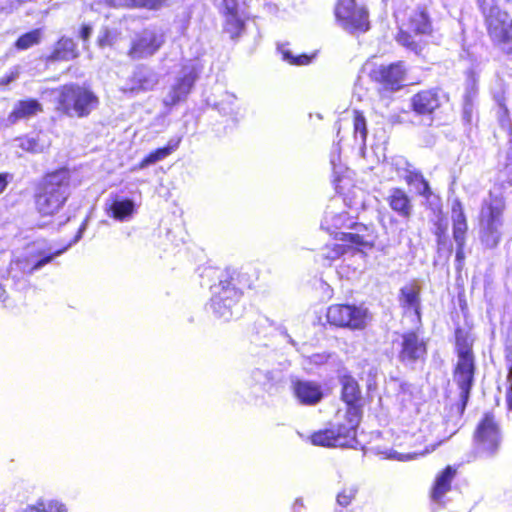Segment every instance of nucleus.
<instances>
[{
	"mask_svg": "<svg viewBox=\"0 0 512 512\" xmlns=\"http://www.w3.org/2000/svg\"><path fill=\"white\" fill-rule=\"evenodd\" d=\"M135 204L131 199H115L105 209L106 214L117 220L125 221L135 213Z\"/></svg>",
	"mask_w": 512,
	"mask_h": 512,
	"instance_id": "29",
	"label": "nucleus"
},
{
	"mask_svg": "<svg viewBox=\"0 0 512 512\" xmlns=\"http://www.w3.org/2000/svg\"><path fill=\"white\" fill-rule=\"evenodd\" d=\"M158 83L156 75L148 71L144 66H138L129 77L130 90L132 92H144L152 90Z\"/></svg>",
	"mask_w": 512,
	"mask_h": 512,
	"instance_id": "26",
	"label": "nucleus"
},
{
	"mask_svg": "<svg viewBox=\"0 0 512 512\" xmlns=\"http://www.w3.org/2000/svg\"><path fill=\"white\" fill-rule=\"evenodd\" d=\"M390 209L404 219H410L413 214L412 199L401 187H394L386 198Z\"/></svg>",
	"mask_w": 512,
	"mask_h": 512,
	"instance_id": "23",
	"label": "nucleus"
},
{
	"mask_svg": "<svg viewBox=\"0 0 512 512\" xmlns=\"http://www.w3.org/2000/svg\"><path fill=\"white\" fill-rule=\"evenodd\" d=\"M164 42L163 34L144 28L130 41L126 54L131 60L146 59L156 54Z\"/></svg>",
	"mask_w": 512,
	"mask_h": 512,
	"instance_id": "14",
	"label": "nucleus"
},
{
	"mask_svg": "<svg viewBox=\"0 0 512 512\" xmlns=\"http://www.w3.org/2000/svg\"><path fill=\"white\" fill-rule=\"evenodd\" d=\"M55 91L54 109L60 116L87 118L100 104L97 94L87 85L71 82Z\"/></svg>",
	"mask_w": 512,
	"mask_h": 512,
	"instance_id": "3",
	"label": "nucleus"
},
{
	"mask_svg": "<svg viewBox=\"0 0 512 512\" xmlns=\"http://www.w3.org/2000/svg\"><path fill=\"white\" fill-rule=\"evenodd\" d=\"M505 210L506 200L502 194L489 191L488 196L481 202L477 216L479 238L489 249L497 247L501 241Z\"/></svg>",
	"mask_w": 512,
	"mask_h": 512,
	"instance_id": "5",
	"label": "nucleus"
},
{
	"mask_svg": "<svg viewBox=\"0 0 512 512\" xmlns=\"http://www.w3.org/2000/svg\"><path fill=\"white\" fill-rule=\"evenodd\" d=\"M92 27L89 24H82L79 30V37L84 41L87 42L91 35H92Z\"/></svg>",
	"mask_w": 512,
	"mask_h": 512,
	"instance_id": "42",
	"label": "nucleus"
},
{
	"mask_svg": "<svg viewBox=\"0 0 512 512\" xmlns=\"http://www.w3.org/2000/svg\"><path fill=\"white\" fill-rule=\"evenodd\" d=\"M335 22L350 34H364L371 29L370 12L357 0H335Z\"/></svg>",
	"mask_w": 512,
	"mask_h": 512,
	"instance_id": "9",
	"label": "nucleus"
},
{
	"mask_svg": "<svg viewBox=\"0 0 512 512\" xmlns=\"http://www.w3.org/2000/svg\"><path fill=\"white\" fill-rule=\"evenodd\" d=\"M358 494V487L355 485L344 486L336 495V502L341 509L347 508L353 503Z\"/></svg>",
	"mask_w": 512,
	"mask_h": 512,
	"instance_id": "36",
	"label": "nucleus"
},
{
	"mask_svg": "<svg viewBox=\"0 0 512 512\" xmlns=\"http://www.w3.org/2000/svg\"><path fill=\"white\" fill-rule=\"evenodd\" d=\"M369 77L380 87L381 91L393 93L405 86L407 69L404 61H395L375 67L370 71Z\"/></svg>",
	"mask_w": 512,
	"mask_h": 512,
	"instance_id": "13",
	"label": "nucleus"
},
{
	"mask_svg": "<svg viewBox=\"0 0 512 512\" xmlns=\"http://www.w3.org/2000/svg\"><path fill=\"white\" fill-rule=\"evenodd\" d=\"M240 275L235 271H224L219 277L218 291L211 298L213 313L220 319L229 321L242 297V291L238 288Z\"/></svg>",
	"mask_w": 512,
	"mask_h": 512,
	"instance_id": "8",
	"label": "nucleus"
},
{
	"mask_svg": "<svg viewBox=\"0 0 512 512\" xmlns=\"http://www.w3.org/2000/svg\"><path fill=\"white\" fill-rule=\"evenodd\" d=\"M454 338L457 361L453 367V378L460 390V412L463 413L474 385L476 373V361L473 351L474 339L462 327L455 328Z\"/></svg>",
	"mask_w": 512,
	"mask_h": 512,
	"instance_id": "2",
	"label": "nucleus"
},
{
	"mask_svg": "<svg viewBox=\"0 0 512 512\" xmlns=\"http://www.w3.org/2000/svg\"><path fill=\"white\" fill-rule=\"evenodd\" d=\"M452 233L456 243L457 267L461 268L465 259L464 248L468 232V222L462 202L454 199L451 204Z\"/></svg>",
	"mask_w": 512,
	"mask_h": 512,
	"instance_id": "18",
	"label": "nucleus"
},
{
	"mask_svg": "<svg viewBox=\"0 0 512 512\" xmlns=\"http://www.w3.org/2000/svg\"><path fill=\"white\" fill-rule=\"evenodd\" d=\"M323 249L325 250L324 258L329 261L339 259L345 254L353 251L350 243L348 242L326 244Z\"/></svg>",
	"mask_w": 512,
	"mask_h": 512,
	"instance_id": "35",
	"label": "nucleus"
},
{
	"mask_svg": "<svg viewBox=\"0 0 512 512\" xmlns=\"http://www.w3.org/2000/svg\"><path fill=\"white\" fill-rule=\"evenodd\" d=\"M80 56L77 43L69 36H61L54 43L49 54L44 56L46 66L76 60Z\"/></svg>",
	"mask_w": 512,
	"mask_h": 512,
	"instance_id": "19",
	"label": "nucleus"
},
{
	"mask_svg": "<svg viewBox=\"0 0 512 512\" xmlns=\"http://www.w3.org/2000/svg\"><path fill=\"white\" fill-rule=\"evenodd\" d=\"M443 441H438V442H435L433 444H430L428 445L422 452H420L419 454L420 455H426V454H429L433 451H435L441 444H442Z\"/></svg>",
	"mask_w": 512,
	"mask_h": 512,
	"instance_id": "47",
	"label": "nucleus"
},
{
	"mask_svg": "<svg viewBox=\"0 0 512 512\" xmlns=\"http://www.w3.org/2000/svg\"><path fill=\"white\" fill-rule=\"evenodd\" d=\"M432 19L424 6L416 7L407 17V20L398 27L395 41L405 50L417 56L423 55L427 47L425 36H432Z\"/></svg>",
	"mask_w": 512,
	"mask_h": 512,
	"instance_id": "6",
	"label": "nucleus"
},
{
	"mask_svg": "<svg viewBox=\"0 0 512 512\" xmlns=\"http://www.w3.org/2000/svg\"><path fill=\"white\" fill-rule=\"evenodd\" d=\"M41 112H43V106L37 99H22L16 102L8 114L7 120L10 124H15L22 119H28Z\"/></svg>",
	"mask_w": 512,
	"mask_h": 512,
	"instance_id": "25",
	"label": "nucleus"
},
{
	"mask_svg": "<svg viewBox=\"0 0 512 512\" xmlns=\"http://www.w3.org/2000/svg\"><path fill=\"white\" fill-rule=\"evenodd\" d=\"M505 360H506V365H507V369H508V374H507L508 387H507V391H506L505 400H506V406H507L508 411L512 412V351H509L506 354Z\"/></svg>",
	"mask_w": 512,
	"mask_h": 512,
	"instance_id": "40",
	"label": "nucleus"
},
{
	"mask_svg": "<svg viewBox=\"0 0 512 512\" xmlns=\"http://www.w3.org/2000/svg\"><path fill=\"white\" fill-rule=\"evenodd\" d=\"M367 309L353 304H332L327 308V322L336 328L363 330L367 326Z\"/></svg>",
	"mask_w": 512,
	"mask_h": 512,
	"instance_id": "12",
	"label": "nucleus"
},
{
	"mask_svg": "<svg viewBox=\"0 0 512 512\" xmlns=\"http://www.w3.org/2000/svg\"><path fill=\"white\" fill-rule=\"evenodd\" d=\"M457 472V466L447 465L435 475L434 481L429 490V497L432 502L437 504L444 503V497L451 491L452 482L455 479Z\"/></svg>",
	"mask_w": 512,
	"mask_h": 512,
	"instance_id": "21",
	"label": "nucleus"
},
{
	"mask_svg": "<svg viewBox=\"0 0 512 512\" xmlns=\"http://www.w3.org/2000/svg\"><path fill=\"white\" fill-rule=\"evenodd\" d=\"M351 232H342L337 236L341 242L350 243L354 252L371 250L376 246L378 231L374 224H363L355 222L350 225Z\"/></svg>",
	"mask_w": 512,
	"mask_h": 512,
	"instance_id": "15",
	"label": "nucleus"
},
{
	"mask_svg": "<svg viewBox=\"0 0 512 512\" xmlns=\"http://www.w3.org/2000/svg\"><path fill=\"white\" fill-rule=\"evenodd\" d=\"M198 77L199 72L196 67L192 66L183 68L181 76H179L175 83L170 87L166 98L163 100V105L166 108H172L181 102H184L192 92Z\"/></svg>",
	"mask_w": 512,
	"mask_h": 512,
	"instance_id": "17",
	"label": "nucleus"
},
{
	"mask_svg": "<svg viewBox=\"0 0 512 512\" xmlns=\"http://www.w3.org/2000/svg\"><path fill=\"white\" fill-rule=\"evenodd\" d=\"M512 0H505L506 3H510Z\"/></svg>",
	"mask_w": 512,
	"mask_h": 512,
	"instance_id": "51",
	"label": "nucleus"
},
{
	"mask_svg": "<svg viewBox=\"0 0 512 512\" xmlns=\"http://www.w3.org/2000/svg\"><path fill=\"white\" fill-rule=\"evenodd\" d=\"M43 32L41 28L32 29L21 34L14 42V48L18 51H24L41 43Z\"/></svg>",
	"mask_w": 512,
	"mask_h": 512,
	"instance_id": "31",
	"label": "nucleus"
},
{
	"mask_svg": "<svg viewBox=\"0 0 512 512\" xmlns=\"http://www.w3.org/2000/svg\"><path fill=\"white\" fill-rule=\"evenodd\" d=\"M353 132L355 137L359 134L362 142L366 141L368 136L367 121L364 113L360 110L353 111Z\"/></svg>",
	"mask_w": 512,
	"mask_h": 512,
	"instance_id": "37",
	"label": "nucleus"
},
{
	"mask_svg": "<svg viewBox=\"0 0 512 512\" xmlns=\"http://www.w3.org/2000/svg\"><path fill=\"white\" fill-rule=\"evenodd\" d=\"M477 3L491 45L504 59L512 60V16L497 4Z\"/></svg>",
	"mask_w": 512,
	"mask_h": 512,
	"instance_id": "4",
	"label": "nucleus"
},
{
	"mask_svg": "<svg viewBox=\"0 0 512 512\" xmlns=\"http://www.w3.org/2000/svg\"><path fill=\"white\" fill-rule=\"evenodd\" d=\"M334 512H370V510L367 507L361 506L351 509L350 511H347L346 509H336Z\"/></svg>",
	"mask_w": 512,
	"mask_h": 512,
	"instance_id": "49",
	"label": "nucleus"
},
{
	"mask_svg": "<svg viewBox=\"0 0 512 512\" xmlns=\"http://www.w3.org/2000/svg\"><path fill=\"white\" fill-rule=\"evenodd\" d=\"M7 299V292L4 286L0 283V301H5Z\"/></svg>",
	"mask_w": 512,
	"mask_h": 512,
	"instance_id": "50",
	"label": "nucleus"
},
{
	"mask_svg": "<svg viewBox=\"0 0 512 512\" xmlns=\"http://www.w3.org/2000/svg\"><path fill=\"white\" fill-rule=\"evenodd\" d=\"M421 287L415 283H409L403 286L399 291V303L404 310H411L416 315L418 321H421Z\"/></svg>",
	"mask_w": 512,
	"mask_h": 512,
	"instance_id": "24",
	"label": "nucleus"
},
{
	"mask_svg": "<svg viewBox=\"0 0 512 512\" xmlns=\"http://www.w3.org/2000/svg\"><path fill=\"white\" fill-rule=\"evenodd\" d=\"M339 383L340 399L345 404V413L363 417L366 400L358 381L351 374H344L339 377Z\"/></svg>",
	"mask_w": 512,
	"mask_h": 512,
	"instance_id": "16",
	"label": "nucleus"
},
{
	"mask_svg": "<svg viewBox=\"0 0 512 512\" xmlns=\"http://www.w3.org/2000/svg\"><path fill=\"white\" fill-rule=\"evenodd\" d=\"M311 443L322 447H340L336 434L332 428H325L315 431L310 436Z\"/></svg>",
	"mask_w": 512,
	"mask_h": 512,
	"instance_id": "32",
	"label": "nucleus"
},
{
	"mask_svg": "<svg viewBox=\"0 0 512 512\" xmlns=\"http://www.w3.org/2000/svg\"><path fill=\"white\" fill-rule=\"evenodd\" d=\"M224 7V15H235L238 14V2L237 0H222Z\"/></svg>",
	"mask_w": 512,
	"mask_h": 512,
	"instance_id": "41",
	"label": "nucleus"
},
{
	"mask_svg": "<svg viewBox=\"0 0 512 512\" xmlns=\"http://www.w3.org/2000/svg\"><path fill=\"white\" fill-rule=\"evenodd\" d=\"M17 76H18V72L17 71H12L9 74H6V75L2 76L0 78V86H7V85H9L12 81H14L16 79Z\"/></svg>",
	"mask_w": 512,
	"mask_h": 512,
	"instance_id": "44",
	"label": "nucleus"
},
{
	"mask_svg": "<svg viewBox=\"0 0 512 512\" xmlns=\"http://www.w3.org/2000/svg\"><path fill=\"white\" fill-rule=\"evenodd\" d=\"M224 31L233 39L238 38L245 29L244 20L238 15H225Z\"/></svg>",
	"mask_w": 512,
	"mask_h": 512,
	"instance_id": "34",
	"label": "nucleus"
},
{
	"mask_svg": "<svg viewBox=\"0 0 512 512\" xmlns=\"http://www.w3.org/2000/svg\"><path fill=\"white\" fill-rule=\"evenodd\" d=\"M61 251L56 252L55 254H49L40 258L32 267V270H37L47 263L51 262L55 255L60 254Z\"/></svg>",
	"mask_w": 512,
	"mask_h": 512,
	"instance_id": "43",
	"label": "nucleus"
},
{
	"mask_svg": "<svg viewBox=\"0 0 512 512\" xmlns=\"http://www.w3.org/2000/svg\"><path fill=\"white\" fill-rule=\"evenodd\" d=\"M345 422L333 427L340 447H353L357 443V429L362 420V416H353L345 413Z\"/></svg>",
	"mask_w": 512,
	"mask_h": 512,
	"instance_id": "22",
	"label": "nucleus"
},
{
	"mask_svg": "<svg viewBox=\"0 0 512 512\" xmlns=\"http://www.w3.org/2000/svg\"><path fill=\"white\" fill-rule=\"evenodd\" d=\"M181 138L170 139L163 147H159L149 152L136 166V169H144L158 161H161L170 156L176 151L180 145Z\"/></svg>",
	"mask_w": 512,
	"mask_h": 512,
	"instance_id": "28",
	"label": "nucleus"
},
{
	"mask_svg": "<svg viewBox=\"0 0 512 512\" xmlns=\"http://www.w3.org/2000/svg\"><path fill=\"white\" fill-rule=\"evenodd\" d=\"M398 361L404 365L424 363L428 357L429 338L419 329H410L399 334Z\"/></svg>",
	"mask_w": 512,
	"mask_h": 512,
	"instance_id": "10",
	"label": "nucleus"
},
{
	"mask_svg": "<svg viewBox=\"0 0 512 512\" xmlns=\"http://www.w3.org/2000/svg\"><path fill=\"white\" fill-rule=\"evenodd\" d=\"M25 512H67L65 504L57 500L39 499L35 504L28 505Z\"/></svg>",
	"mask_w": 512,
	"mask_h": 512,
	"instance_id": "33",
	"label": "nucleus"
},
{
	"mask_svg": "<svg viewBox=\"0 0 512 512\" xmlns=\"http://www.w3.org/2000/svg\"><path fill=\"white\" fill-rule=\"evenodd\" d=\"M119 33L109 27H103L97 37L96 44L99 48H111L117 42Z\"/></svg>",
	"mask_w": 512,
	"mask_h": 512,
	"instance_id": "38",
	"label": "nucleus"
},
{
	"mask_svg": "<svg viewBox=\"0 0 512 512\" xmlns=\"http://www.w3.org/2000/svg\"><path fill=\"white\" fill-rule=\"evenodd\" d=\"M291 389L298 402L305 406L317 405L324 397L322 386L311 380L295 379Z\"/></svg>",
	"mask_w": 512,
	"mask_h": 512,
	"instance_id": "20",
	"label": "nucleus"
},
{
	"mask_svg": "<svg viewBox=\"0 0 512 512\" xmlns=\"http://www.w3.org/2000/svg\"><path fill=\"white\" fill-rule=\"evenodd\" d=\"M404 180L408 186H414L418 189V195L426 199H429L432 196L430 184L421 171L407 169Z\"/></svg>",
	"mask_w": 512,
	"mask_h": 512,
	"instance_id": "30",
	"label": "nucleus"
},
{
	"mask_svg": "<svg viewBox=\"0 0 512 512\" xmlns=\"http://www.w3.org/2000/svg\"><path fill=\"white\" fill-rule=\"evenodd\" d=\"M308 62H309V58L306 55H302V56L293 58V60L291 61L292 64H296V65H304V64H307Z\"/></svg>",
	"mask_w": 512,
	"mask_h": 512,
	"instance_id": "48",
	"label": "nucleus"
},
{
	"mask_svg": "<svg viewBox=\"0 0 512 512\" xmlns=\"http://www.w3.org/2000/svg\"><path fill=\"white\" fill-rule=\"evenodd\" d=\"M107 3L115 9L159 11L168 5V0H107Z\"/></svg>",
	"mask_w": 512,
	"mask_h": 512,
	"instance_id": "27",
	"label": "nucleus"
},
{
	"mask_svg": "<svg viewBox=\"0 0 512 512\" xmlns=\"http://www.w3.org/2000/svg\"><path fill=\"white\" fill-rule=\"evenodd\" d=\"M447 100L448 95L441 88H423L410 97L409 108L415 116L433 121Z\"/></svg>",
	"mask_w": 512,
	"mask_h": 512,
	"instance_id": "11",
	"label": "nucleus"
},
{
	"mask_svg": "<svg viewBox=\"0 0 512 512\" xmlns=\"http://www.w3.org/2000/svg\"><path fill=\"white\" fill-rule=\"evenodd\" d=\"M472 441L475 449L482 455L494 457L498 454L503 441V431L501 422L493 411L482 414L473 430Z\"/></svg>",
	"mask_w": 512,
	"mask_h": 512,
	"instance_id": "7",
	"label": "nucleus"
},
{
	"mask_svg": "<svg viewBox=\"0 0 512 512\" xmlns=\"http://www.w3.org/2000/svg\"><path fill=\"white\" fill-rule=\"evenodd\" d=\"M71 180L72 171L67 166L43 174L32 196L34 209L41 218H53L63 210L70 197Z\"/></svg>",
	"mask_w": 512,
	"mask_h": 512,
	"instance_id": "1",
	"label": "nucleus"
},
{
	"mask_svg": "<svg viewBox=\"0 0 512 512\" xmlns=\"http://www.w3.org/2000/svg\"><path fill=\"white\" fill-rule=\"evenodd\" d=\"M433 234L436 237V242L438 246L445 245L447 241V229H448V223L445 218V216L440 215L434 222H433Z\"/></svg>",
	"mask_w": 512,
	"mask_h": 512,
	"instance_id": "39",
	"label": "nucleus"
},
{
	"mask_svg": "<svg viewBox=\"0 0 512 512\" xmlns=\"http://www.w3.org/2000/svg\"><path fill=\"white\" fill-rule=\"evenodd\" d=\"M27 146L24 147V149L30 151V152H37L38 151V140L34 138L27 139L26 141Z\"/></svg>",
	"mask_w": 512,
	"mask_h": 512,
	"instance_id": "46",
	"label": "nucleus"
},
{
	"mask_svg": "<svg viewBox=\"0 0 512 512\" xmlns=\"http://www.w3.org/2000/svg\"><path fill=\"white\" fill-rule=\"evenodd\" d=\"M10 178H11V175L9 173L0 172V194H2L6 190L8 184H9Z\"/></svg>",
	"mask_w": 512,
	"mask_h": 512,
	"instance_id": "45",
	"label": "nucleus"
}]
</instances>
